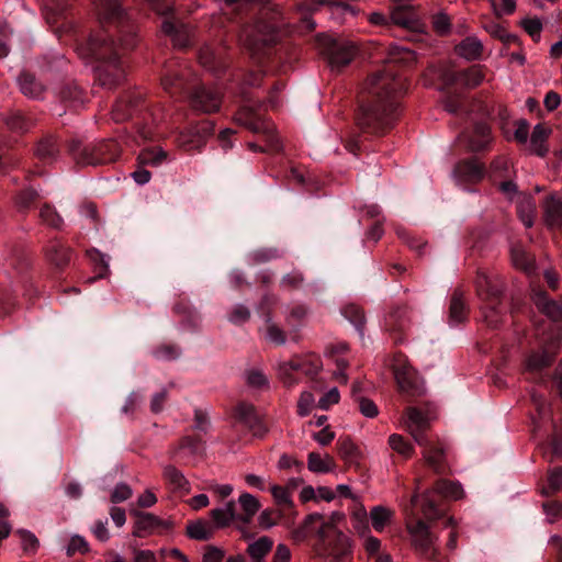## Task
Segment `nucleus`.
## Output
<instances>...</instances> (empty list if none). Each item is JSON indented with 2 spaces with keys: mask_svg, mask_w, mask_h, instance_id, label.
Here are the masks:
<instances>
[{
  "mask_svg": "<svg viewBox=\"0 0 562 562\" xmlns=\"http://www.w3.org/2000/svg\"><path fill=\"white\" fill-rule=\"evenodd\" d=\"M403 89L402 80L390 68L370 75L362 91L366 102L358 119L360 127L373 134L390 128L397 117V95Z\"/></svg>",
  "mask_w": 562,
  "mask_h": 562,
  "instance_id": "f257e3e1",
  "label": "nucleus"
},
{
  "mask_svg": "<svg viewBox=\"0 0 562 562\" xmlns=\"http://www.w3.org/2000/svg\"><path fill=\"white\" fill-rule=\"evenodd\" d=\"M79 55L82 58H93L103 61L97 68V79L103 88L113 89L125 78V70L119 61L114 43L109 41L103 34L91 36L87 47L79 48Z\"/></svg>",
  "mask_w": 562,
  "mask_h": 562,
  "instance_id": "f03ea898",
  "label": "nucleus"
},
{
  "mask_svg": "<svg viewBox=\"0 0 562 562\" xmlns=\"http://www.w3.org/2000/svg\"><path fill=\"white\" fill-rule=\"evenodd\" d=\"M322 53L326 56L331 69L338 70L348 65L356 55V47L348 41H337L328 36L318 37Z\"/></svg>",
  "mask_w": 562,
  "mask_h": 562,
  "instance_id": "7ed1b4c3",
  "label": "nucleus"
},
{
  "mask_svg": "<svg viewBox=\"0 0 562 562\" xmlns=\"http://www.w3.org/2000/svg\"><path fill=\"white\" fill-rule=\"evenodd\" d=\"M279 24L277 21L260 20L255 25L243 29L240 41L250 49L259 45H270L278 38Z\"/></svg>",
  "mask_w": 562,
  "mask_h": 562,
  "instance_id": "20e7f679",
  "label": "nucleus"
},
{
  "mask_svg": "<svg viewBox=\"0 0 562 562\" xmlns=\"http://www.w3.org/2000/svg\"><path fill=\"white\" fill-rule=\"evenodd\" d=\"M235 120L237 123L246 126L254 133H262L267 136L268 147L272 150H279V140L273 134L274 126L272 123L263 120L259 114L256 113L251 105H243L236 113Z\"/></svg>",
  "mask_w": 562,
  "mask_h": 562,
  "instance_id": "39448f33",
  "label": "nucleus"
},
{
  "mask_svg": "<svg viewBox=\"0 0 562 562\" xmlns=\"http://www.w3.org/2000/svg\"><path fill=\"white\" fill-rule=\"evenodd\" d=\"M429 425L430 418L427 414L415 407L407 408L404 426L418 446L428 445V436L426 430L428 429Z\"/></svg>",
  "mask_w": 562,
  "mask_h": 562,
  "instance_id": "423d86ee",
  "label": "nucleus"
},
{
  "mask_svg": "<svg viewBox=\"0 0 562 562\" xmlns=\"http://www.w3.org/2000/svg\"><path fill=\"white\" fill-rule=\"evenodd\" d=\"M213 131L214 126L211 122H201L200 124L181 132L178 137V144L186 150L200 149Z\"/></svg>",
  "mask_w": 562,
  "mask_h": 562,
  "instance_id": "0eeeda50",
  "label": "nucleus"
},
{
  "mask_svg": "<svg viewBox=\"0 0 562 562\" xmlns=\"http://www.w3.org/2000/svg\"><path fill=\"white\" fill-rule=\"evenodd\" d=\"M407 528L416 550L428 558H432L435 553V537L431 535L429 527L418 519L414 524L408 525Z\"/></svg>",
  "mask_w": 562,
  "mask_h": 562,
  "instance_id": "6e6552de",
  "label": "nucleus"
},
{
  "mask_svg": "<svg viewBox=\"0 0 562 562\" xmlns=\"http://www.w3.org/2000/svg\"><path fill=\"white\" fill-rule=\"evenodd\" d=\"M328 4L331 15H345L346 13L355 14L350 5L344 2H327L326 0H314L311 4H302L299 7L302 18L303 27L313 30L316 23L310 18L321 5Z\"/></svg>",
  "mask_w": 562,
  "mask_h": 562,
  "instance_id": "1a4fd4ad",
  "label": "nucleus"
},
{
  "mask_svg": "<svg viewBox=\"0 0 562 562\" xmlns=\"http://www.w3.org/2000/svg\"><path fill=\"white\" fill-rule=\"evenodd\" d=\"M475 286L477 294L484 300H495L504 290V283L498 274L484 270L477 271Z\"/></svg>",
  "mask_w": 562,
  "mask_h": 562,
  "instance_id": "9d476101",
  "label": "nucleus"
},
{
  "mask_svg": "<svg viewBox=\"0 0 562 562\" xmlns=\"http://www.w3.org/2000/svg\"><path fill=\"white\" fill-rule=\"evenodd\" d=\"M221 102L222 99L220 92L205 86L198 87L191 97L193 108L204 113L217 111Z\"/></svg>",
  "mask_w": 562,
  "mask_h": 562,
  "instance_id": "9b49d317",
  "label": "nucleus"
},
{
  "mask_svg": "<svg viewBox=\"0 0 562 562\" xmlns=\"http://www.w3.org/2000/svg\"><path fill=\"white\" fill-rule=\"evenodd\" d=\"M393 373L398 387L408 393L419 394L417 375L413 368L404 359H396L393 364Z\"/></svg>",
  "mask_w": 562,
  "mask_h": 562,
  "instance_id": "f8f14e48",
  "label": "nucleus"
},
{
  "mask_svg": "<svg viewBox=\"0 0 562 562\" xmlns=\"http://www.w3.org/2000/svg\"><path fill=\"white\" fill-rule=\"evenodd\" d=\"M458 183L479 181L483 176V168L476 159L459 162L453 171Z\"/></svg>",
  "mask_w": 562,
  "mask_h": 562,
  "instance_id": "ddd939ff",
  "label": "nucleus"
},
{
  "mask_svg": "<svg viewBox=\"0 0 562 562\" xmlns=\"http://www.w3.org/2000/svg\"><path fill=\"white\" fill-rule=\"evenodd\" d=\"M161 31L171 38L175 46L184 47L189 43V27L183 23L166 19L161 24Z\"/></svg>",
  "mask_w": 562,
  "mask_h": 562,
  "instance_id": "4468645a",
  "label": "nucleus"
},
{
  "mask_svg": "<svg viewBox=\"0 0 562 562\" xmlns=\"http://www.w3.org/2000/svg\"><path fill=\"white\" fill-rule=\"evenodd\" d=\"M435 492L429 490L420 496L415 494L412 497V503L420 506L423 516L428 520H436L441 516V512L438 508L436 501L432 498Z\"/></svg>",
  "mask_w": 562,
  "mask_h": 562,
  "instance_id": "2eb2a0df",
  "label": "nucleus"
},
{
  "mask_svg": "<svg viewBox=\"0 0 562 562\" xmlns=\"http://www.w3.org/2000/svg\"><path fill=\"white\" fill-rule=\"evenodd\" d=\"M532 300L536 306L553 321H562V304L551 301L542 291L535 292Z\"/></svg>",
  "mask_w": 562,
  "mask_h": 562,
  "instance_id": "dca6fc26",
  "label": "nucleus"
},
{
  "mask_svg": "<svg viewBox=\"0 0 562 562\" xmlns=\"http://www.w3.org/2000/svg\"><path fill=\"white\" fill-rule=\"evenodd\" d=\"M550 128H547L542 124H537L533 127L529 142V150L539 157H544L548 153L547 139L550 135Z\"/></svg>",
  "mask_w": 562,
  "mask_h": 562,
  "instance_id": "f3484780",
  "label": "nucleus"
},
{
  "mask_svg": "<svg viewBox=\"0 0 562 562\" xmlns=\"http://www.w3.org/2000/svg\"><path fill=\"white\" fill-rule=\"evenodd\" d=\"M199 60L204 68L213 72L223 70L225 67L222 52L210 45H205L201 48Z\"/></svg>",
  "mask_w": 562,
  "mask_h": 562,
  "instance_id": "a211bd4d",
  "label": "nucleus"
},
{
  "mask_svg": "<svg viewBox=\"0 0 562 562\" xmlns=\"http://www.w3.org/2000/svg\"><path fill=\"white\" fill-rule=\"evenodd\" d=\"M307 469L316 474H325L336 469V463L329 454H321L318 452H310L307 454Z\"/></svg>",
  "mask_w": 562,
  "mask_h": 562,
  "instance_id": "6ab92c4d",
  "label": "nucleus"
},
{
  "mask_svg": "<svg viewBox=\"0 0 562 562\" xmlns=\"http://www.w3.org/2000/svg\"><path fill=\"white\" fill-rule=\"evenodd\" d=\"M133 514L137 517L133 530L135 537H146L161 524L160 519L150 513L134 512Z\"/></svg>",
  "mask_w": 562,
  "mask_h": 562,
  "instance_id": "aec40b11",
  "label": "nucleus"
},
{
  "mask_svg": "<svg viewBox=\"0 0 562 562\" xmlns=\"http://www.w3.org/2000/svg\"><path fill=\"white\" fill-rule=\"evenodd\" d=\"M97 7L108 20L127 22V13L122 7V0H97Z\"/></svg>",
  "mask_w": 562,
  "mask_h": 562,
  "instance_id": "412c9836",
  "label": "nucleus"
},
{
  "mask_svg": "<svg viewBox=\"0 0 562 562\" xmlns=\"http://www.w3.org/2000/svg\"><path fill=\"white\" fill-rule=\"evenodd\" d=\"M544 221L550 227H562V201L552 195L546 199Z\"/></svg>",
  "mask_w": 562,
  "mask_h": 562,
  "instance_id": "4be33fe9",
  "label": "nucleus"
},
{
  "mask_svg": "<svg viewBox=\"0 0 562 562\" xmlns=\"http://www.w3.org/2000/svg\"><path fill=\"white\" fill-rule=\"evenodd\" d=\"M492 140L491 128L486 123L475 124L471 135L469 136V147L473 151L484 149Z\"/></svg>",
  "mask_w": 562,
  "mask_h": 562,
  "instance_id": "5701e85b",
  "label": "nucleus"
},
{
  "mask_svg": "<svg viewBox=\"0 0 562 562\" xmlns=\"http://www.w3.org/2000/svg\"><path fill=\"white\" fill-rule=\"evenodd\" d=\"M456 50L467 60H475L482 55L483 44L476 36H468L456 47Z\"/></svg>",
  "mask_w": 562,
  "mask_h": 562,
  "instance_id": "b1692460",
  "label": "nucleus"
},
{
  "mask_svg": "<svg viewBox=\"0 0 562 562\" xmlns=\"http://www.w3.org/2000/svg\"><path fill=\"white\" fill-rule=\"evenodd\" d=\"M18 83L21 92L27 98L40 99L43 95L44 86L31 74L23 72L19 77Z\"/></svg>",
  "mask_w": 562,
  "mask_h": 562,
  "instance_id": "393cba45",
  "label": "nucleus"
},
{
  "mask_svg": "<svg viewBox=\"0 0 562 562\" xmlns=\"http://www.w3.org/2000/svg\"><path fill=\"white\" fill-rule=\"evenodd\" d=\"M164 479L171 485L173 491L189 493L190 483L183 473L173 465H165L162 471Z\"/></svg>",
  "mask_w": 562,
  "mask_h": 562,
  "instance_id": "a878e982",
  "label": "nucleus"
},
{
  "mask_svg": "<svg viewBox=\"0 0 562 562\" xmlns=\"http://www.w3.org/2000/svg\"><path fill=\"white\" fill-rule=\"evenodd\" d=\"M302 366L303 364L301 362H297L294 359L283 361L279 364L278 374L285 386L290 387L299 382L297 374L300 373V368Z\"/></svg>",
  "mask_w": 562,
  "mask_h": 562,
  "instance_id": "bb28decb",
  "label": "nucleus"
},
{
  "mask_svg": "<svg viewBox=\"0 0 562 562\" xmlns=\"http://www.w3.org/2000/svg\"><path fill=\"white\" fill-rule=\"evenodd\" d=\"M391 20L394 24L409 30L418 29V20L414 11L407 7H396L391 12Z\"/></svg>",
  "mask_w": 562,
  "mask_h": 562,
  "instance_id": "cd10ccee",
  "label": "nucleus"
},
{
  "mask_svg": "<svg viewBox=\"0 0 562 562\" xmlns=\"http://www.w3.org/2000/svg\"><path fill=\"white\" fill-rule=\"evenodd\" d=\"M121 37L119 44H116L113 40L114 46L116 48V54L119 55V48L123 50L132 49L137 44V31L134 24L126 23L122 25L121 30ZM109 41V38L104 33H102Z\"/></svg>",
  "mask_w": 562,
  "mask_h": 562,
  "instance_id": "c85d7f7f",
  "label": "nucleus"
},
{
  "mask_svg": "<svg viewBox=\"0 0 562 562\" xmlns=\"http://www.w3.org/2000/svg\"><path fill=\"white\" fill-rule=\"evenodd\" d=\"M432 491L443 498L453 501L462 498L464 494L461 484L448 480H439Z\"/></svg>",
  "mask_w": 562,
  "mask_h": 562,
  "instance_id": "c756f323",
  "label": "nucleus"
},
{
  "mask_svg": "<svg viewBox=\"0 0 562 562\" xmlns=\"http://www.w3.org/2000/svg\"><path fill=\"white\" fill-rule=\"evenodd\" d=\"M416 61V54L408 47L392 45L389 49L387 63L409 66Z\"/></svg>",
  "mask_w": 562,
  "mask_h": 562,
  "instance_id": "7c9ffc66",
  "label": "nucleus"
},
{
  "mask_svg": "<svg viewBox=\"0 0 562 562\" xmlns=\"http://www.w3.org/2000/svg\"><path fill=\"white\" fill-rule=\"evenodd\" d=\"M115 146H116L115 143L111 140V142L100 145L95 153H88V149H83L82 157H81L80 161H81V164L92 165V166L111 161L114 159V156L111 155L109 157H105V156H103V153H104L105 148L112 149Z\"/></svg>",
  "mask_w": 562,
  "mask_h": 562,
  "instance_id": "2f4dec72",
  "label": "nucleus"
},
{
  "mask_svg": "<svg viewBox=\"0 0 562 562\" xmlns=\"http://www.w3.org/2000/svg\"><path fill=\"white\" fill-rule=\"evenodd\" d=\"M423 447V453L424 457L429 464L436 472H443L445 471V463L443 458L445 453L443 450L440 448H436L432 446L431 440L428 438V445L422 446Z\"/></svg>",
  "mask_w": 562,
  "mask_h": 562,
  "instance_id": "473e14b6",
  "label": "nucleus"
},
{
  "mask_svg": "<svg viewBox=\"0 0 562 562\" xmlns=\"http://www.w3.org/2000/svg\"><path fill=\"white\" fill-rule=\"evenodd\" d=\"M467 317L465 303L463 299V294L459 291H456L452 294L450 307H449V319L452 324H460Z\"/></svg>",
  "mask_w": 562,
  "mask_h": 562,
  "instance_id": "72a5a7b5",
  "label": "nucleus"
},
{
  "mask_svg": "<svg viewBox=\"0 0 562 562\" xmlns=\"http://www.w3.org/2000/svg\"><path fill=\"white\" fill-rule=\"evenodd\" d=\"M338 452L344 460L349 463L357 462L360 459L361 452L359 447L351 440L350 437H339L337 441Z\"/></svg>",
  "mask_w": 562,
  "mask_h": 562,
  "instance_id": "f704fd0d",
  "label": "nucleus"
},
{
  "mask_svg": "<svg viewBox=\"0 0 562 562\" xmlns=\"http://www.w3.org/2000/svg\"><path fill=\"white\" fill-rule=\"evenodd\" d=\"M484 80V74L480 66H472L467 70L460 72L458 77H453L451 81H460L468 88H474L481 85Z\"/></svg>",
  "mask_w": 562,
  "mask_h": 562,
  "instance_id": "c9c22d12",
  "label": "nucleus"
},
{
  "mask_svg": "<svg viewBox=\"0 0 562 562\" xmlns=\"http://www.w3.org/2000/svg\"><path fill=\"white\" fill-rule=\"evenodd\" d=\"M238 503L243 509V514H239V520L248 522L255 514L259 510V501L249 493H244L239 496Z\"/></svg>",
  "mask_w": 562,
  "mask_h": 562,
  "instance_id": "e433bc0d",
  "label": "nucleus"
},
{
  "mask_svg": "<svg viewBox=\"0 0 562 562\" xmlns=\"http://www.w3.org/2000/svg\"><path fill=\"white\" fill-rule=\"evenodd\" d=\"M46 255L57 266L65 265L70 259V250L58 240H54L47 246Z\"/></svg>",
  "mask_w": 562,
  "mask_h": 562,
  "instance_id": "4c0bfd02",
  "label": "nucleus"
},
{
  "mask_svg": "<svg viewBox=\"0 0 562 562\" xmlns=\"http://www.w3.org/2000/svg\"><path fill=\"white\" fill-rule=\"evenodd\" d=\"M214 527L205 520L190 522L187 527V533L194 540H207L212 537Z\"/></svg>",
  "mask_w": 562,
  "mask_h": 562,
  "instance_id": "58836bf2",
  "label": "nucleus"
},
{
  "mask_svg": "<svg viewBox=\"0 0 562 562\" xmlns=\"http://www.w3.org/2000/svg\"><path fill=\"white\" fill-rule=\"evenodd\" d=\"M510 254L512 261L516 268L521 269L527 273L533 272L535 260L524 248L519 246L513 247Z\"/></svg>",
  "mask_w": 562,
  "mask_h": 562,
  "instance_id": "ea45409f",
  "label": "nucleus"
},
{
  "mask_svg": "<svg viewBox=\"0 0 562 562\" xmlns=\"http://www.w3.org/2000/svg\"><path fill=\"white\" fill-rule=\"evenodd\" d=\"M520 221L526 227L533 225L536 203L531 196H522L517 205Z\"/></svg>",
  "mask_w": 562,
  "mask_h": 562,
  "instance_id": "a19ab883",
  "label": "nucleus"
},
{
  "mask_svg": "<svg viewBox=\"0 0 562 562\" xmlns=\"http://www.w3.org/2000/svg\"><path fill=\"white\" fill-rule=\"evenodd\" d=\"M273 542L268 537H261L248 544L247 553L252 561L263 560L272 549Z\"/></svg>",
  "mask_w": 562,
  "mask_h": 562,
  "instance_id": "79ce46f5",
  "label": "nucleus"
},
{
  "mask_svg": "<svg viewBox=\"0 0 562 562\" xmlns=\"http://www.w3.org/2000/svg\"><path fill=\"white\" fill-rule=\"evenodd\" d=\"M138 159L143 165L157 167L167 160V153L159 147L148 148L140 153Z\"/></svg>",
  "mask_w": 562,
  "mask_h": 562,
  "instance_id": "37998d69",
  "label": "nucleus"
},
{
  "mask_svg": "<svg viewBox=\"0 0 562 562\" xmlns=\"http://www.w3.org/2000/svg\"><path fill=\"white\" fill-rule=\"evenodd\" d=\"M392 516V512L382 506H375L371 509L370 518L372 521L373 528L381 532L385 526L389 524Z\"/></svg>",
  "mask_w": 562,
  "mask_h": 562,
  "instance_id": "c03bdc74",
  "label": "nucleus"
},
{
  "mask_svg": "<svg viewBox=\"0 0 562 562\" xmlns=\"http://www.w3.org/2000/svg\"><path fill=\"white\" fill-rule=\"evenodd\" d=\"M15 533L20 537L22 549L25 553H35L40 548V540L27 529H18Z\"/></svg>",
  "mask_w": 562,
  "mask_h": 562,
  "instance_id": "a18cd8bd",
  "label": "nucleus"
},
{
  "mask_svg": "<svg viewBox=\"0 0 562 562\" xmlns=\"http://www.w3.org/2000/svg\"><path fill=\"white\" fill-rule=\"evenodd\" d=\"M551 360L552 356L547 350H541L531 353L526 361V366L528 370L536 371L549 366Z\"/></svg>",
  "mask_w": 562,
  "mask_h": 562,
  "instance_id": "49530a36",
  "label": "nucleus"
},
{
  "mask_svg": "<svg viewBox=\"0 0 562 562\" xmlns=\"http://www.w3.org/2000/svg\"><path fill=\"white\" fill-rule=\"evenodd\" d=\"M390 447L405 458H409L414 452V447L398 434L389 437Z\"/></svg>",
  "mask_w": 562,
  "mask_h": 562,
  "instance_id": "de8ad7c7",
  "label": "nucleus"
},
{
  "mask_svg": "<svg viewBox=\"0 0 562 562\" xmlns=\"http://www.w3.org/2000/svg\"><path fill=\"white\" fill-rule=\"evenodd\" d=\"M297 362H301L303 366L300 368V372L306 375L316 374L322 368V361L319 357L315 355H306L303 358L294 359Z\"/></svg>",
  "mask_w": 562,
  "mask_h": 562,
  "instance_id": "09e8293b",
  "label": "nucleus"
},
{
  "mask_svg": "<svg viewBox=\"0 0 562 562\" xmlns=\"http://www.w3.org/2000/svg\"><path fill=\"white\" fill-rule=\"evenodd\" d=\"M58 151L56 142L48 137L38 143L36 147V156L43 160L54 159Z\"/></svg>",
  "mask_w": 562,
  "mask_h": 562,
  "instance_id": "8fccbe9b",
  "label": "nucleus"
},
{
  "mask_svg": "<svg viewBox=\"0 0 562 562\" xmlns=\"http://www.w3.org/2000/svg\"><path fill=\"white\" fill-rule=\"evenodd\" d=\"M246 382L250 387L263 390L269 386L267 376L260 370H249L246 373Z\"/></svg>",
  "mask_w": 562,
  "mask_h": 562,
  "instance_id": "3c124183",
  "label": "nucleus"
},
{
  "mask_svg": "<svg viewBox=\"0 0 562 562\" xmlns=\"http://www.w3.org/2000/svg\"><path fill=\"white\" fill-rule=\"evenodd\" d=\"M356 403L360 413L367 418H374L379 415V408L375 403L364 396L356 397Z\"/></svg>",
  "mask_w": 562,
  "mask_h": 562,
  "instance_id": "603ef678",
  "label": "nucleus"
},
{
  "mask_svg": "<svg viewBox=\"0 0 562 562\" xmlns=\"http://www.w3.org/2000/svg\"><path fill=\"white\" fill-rule=\"evenodd\" d=\"M270 492L278 505L283 507L292 506L291 494L286 487L273 484L270 486Z\"/></svg>",
  "mask_w": 562,
  "mask_h": 562,
  "instance_id": "864d4df0",
  "label": "nucleus"
},
{
  "mask_svg": "<svg viewBox=\"0 0 562 562\" xmlns=\"http://www.w3.org/2000/svg\"><path fill=\"white\" fill-rule=\"evenodd\" d=\"M40 216L44 223L52 227L59 228L63 224L60 215L49 205H44L41 209Z\"/></svg>",
  "mask_w": 562,
  "mask_h": 562,
  "instance_id": "5fc2aeb1",
  "label": "nucleus"
},
{
  "mask_svg": "<svg viewBox=\"0 0 562 562\" xmlns=\"http://www.w3.org/2000/svg\"><path fill=\"white\" fill-rule=\"evenodd\" d=\"M89 551V544L86 539L79 535H74L66 549L67 555H72L76 552L86 553Z\"/></svg>",
  "mask_w": 562,
  "mask_h": 562,
  "instance_id": "6e6d98bb",
  "label": "nucleus"
},
{
  "mask_svg": "<svg viewBox=\"0 0 562 562\" xmlns=\"http://www.w3.org/2000/svg\"><path fill=\"white\" fill-rule=\"evenodd\" d=\"M266 339L276 345H283L285 336L282 329L267 319Z\"/></svg>",
  "mask_w": 562,
  "mask_h": 562,
  "instance_id": "4d7b16f0",
  "label": "nucleus"
},
{
  "mask_svg": "<svg viewBox=\"0 0 562 562\" xmlns=\"http://www.w3.org/2000/svg\"><path fill=\"white\" fill-rule=\"evenodd\" d=\"M133 494V491L130 485L125 483H119L112 491L111 502L114 504L125 502Z\"/></svg>",
  "mask_w": 562,
  "mask_h": 562,
  "instance_id": "13d9d810",
  "label": "nucleus"
},
{
  "mask_svg": "<svg viewBox=\"0 0 562 562\" xmlns=\"http://www.w3.org/2000/svg\"><path fill=\"white\" fill-rule=\"evenodd\" d=\"M522 29L533 38L539 40L542 31V23L539 19H524L520 22Z\"/></svg>",
  "mask_w": 562,
  "mask_h": 562,
  "instance_id": "bf43d9fd",
  "label": "nucleus"
},
{
  "mask_svg": "<svg viewBox=\"0 0 562 562\" xmlns=\"http://www.w3.org/2000/svg\"><path fill=\"white\" fill-rule=\"evenodd\" d=\"M353 528L358 531L361 537L369 533V526L367 520V513L363 508L357 510L352 516Z\"/></svg>",
  "mask_w": 562,
  "mask_h": 562,
  "instance_id": "052dcab7",
  "label": "nucleus"
},
{
  "mask_svg": "<svg viewBox=\"0 0 562 562\" xmlns=\"http://www.w3.org/2000/svg\"><path fill=\"white\" fill-rule=\"evenodd\" d=\"M43 10L45 12V16L48 23L53 22L55 16L60 14L65 7L60 4L57 0H45L43 3Z\"/></svg>",
  "mask_w": 562,
  "mask_h": 562,
  "instance_id": "680f3d73",
  "label": "nucleus"
},
{
  "mask_svg": "<svg viewBox=\"0 0 562 562\" xmlns=\"http://www.w3.org/2000/svg\"><path fill=\"white\" fill-rule=\"evenodd\" d=\"M7 125L14 131L24 132L27 130L29 124L26 119L21 112H14L7 117Z\"/></svg>",
  "mask_w": 562,
  "mask_h": 562,
  "instance_id": "e2e57ef3",
  "label": "nucleus"
},
{
  "mask_svg": "<svg viewBox=\"0 0 562 562\" xmlns=\"http://www.w3.org/2000/svg\"><path fill=\"white\" fill-rule=\"evenodd\" d=\"M314 396L311 392L304 391L301 393L297 403V413L300 416H306L310 414L311 408L314 404Z\"/></svg>",
  "mask_w": 562,
  "mask_h": 562,
  "instance_id": "0e129e2a",
  "label": "nucleus"
},
{
  "mask_svg": "<svg viewBox=\"0 0 562 562\" xmlns=\"http://www.w3.org/2000/svg\"><path fill=\"white\" fill-rule=\"evenodd\" d=\"M340 394L337 387H331L318 401V405L323 409H327L330 405L339 402Z\"/></svg>",
  "mask_w": 562,
  "mask_h": 562,
  "instance_id": "69168bd1",
  "label": "nucleus"
},
{
  "mask_svg": "<svg viewBox=\"0 0 562 562\" xmlns=\"http://www.w3.org/2000/svg\"><path fill=\"white\" fill-rule=\"evenodd\" d=\"M148 5L159 15H169L173 12V4L164 0H145Z\"/></svg>",
  "mask_w": 562,
  "mask_h": 562,
  "instance_id": "338daca9",
  "label": "nucleus"
},
{
  "mask_svg": "<svg viewBox=\"0 0 562 562\" xmlns=\"http://www.w3.org/2000/svg\"><path fill=\"white\" fill-rule=\"evenodd\" d=\"M249 310L243 304H237L234 306L229 315V321L235 324L244 323L249 318Z\"/></svg>",
  "mask_w": 562,
  "mask_h": 562,
  "instance_id": "774afa93",
  "label": "nucleus"
}]
</instances>
